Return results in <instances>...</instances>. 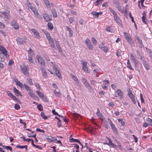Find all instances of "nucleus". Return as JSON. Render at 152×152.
Here are the masks:
<instances>
[{
  "mask_svg": "<svg viewBox=\"0 0 152 152\" xmlns=\"http://www.w3.org/2000/svg\"><path fill=\"white\" fill-rule=\"evenodd\" d=\"M40 69L42 71L43 76L45 78H46L48 77L47 72L45 69L42 66L40 67Z\"/></svg>",
  "mask_w": 152,
  "mask_h": 152,
  "instance_id": "nucleus-15",
  "label": "nucleus"
},
{
  "mask_svg": "<svg viewBox=\"0 0 152 152\" xmlns=\"http://www.w3.org/2000/svg\"><path fill=\"white\" fill-rule=\"evenodd\" d=\"M83 69L86 71H87L88 73H89V72H88V69L87 67L86 66H83Z\"/></svg>",
  "mask_w": 152,
  "mask_h": 152,
  "instance_id": "nucleus-51",
  "label": "nucleus"
},
{
  "mask_svg": "<svg viewBox=\"0 0 152 152\" xmlns=\"http://www.w3.org/2000/svg\"><path fill=\"white\" fill-rule=\"evenodd\" d=\"M116 93L118 94L120 99H122L123 96V94L121 90L120 89H118L117 90Z\"/></svg>",
  "mask_w": 152,
  "mask_h": 152,
  "instance_id": "nucleus-16",
  "label": "nucleus"
},
{
  "mask_svg": "<svg viewBox=\"0 0 152 152\" xmlns=\"http://www.w3.org/2000/svg\"><path fill=\"white\" fill-rule=\"evenodd\" d=\"M13 91L15 92V94L16 96H22L20 92L15 87H14L13 88Z\"/></svg>",
  "mask_w": 152,
  "mask_h": 152,
  "instance_id": "nucleus-20",
  "label": "nucleus"
},
{
  "mask_svg": "<svg viewBox=\"0 0 152 152\" xmlns=\"http://www.w3.org/2000/svg\"><path fill=\"white\" fill-rule=\"evenodd\" d=\"M109 145H110L111 147L112 148H117V146L113 142L109 144Z\"/></svg>",
  "mask_w": 152,
  "mask_h": 152,
  "instance_id": "nucleus-48",
  "label": "nucleus"
},
{
  "mask_svg": "<svg viewBox=\"0 0 152 152\" xmlns=\"http://www.w3.org/2000/svg\"><path fill=\"white\" fill-rule=\"evenodd\" d=\"M91 40L93 43L94 44H96L97 43V41L94 37H92L91 38Z\"/></svg>",
  "mask_w": 152,
  "mask_h": 152,
  "instance_id": "nucleus-52",
  "label": "nucleus"
},
{
  "mask_svg": "<svg viewBox=\"0 0 152 152\" xmlns=\"http://www.w3.org/2000/svg\"><path fill=\"white\" fill-rule=\"evenodd\" d=\"M103 0H97L95 2H94V4L96 6H97L100 4Z\"/></svg>",
  "mask_w": 152,
  "mask_h": 152,
  "instance_id": "nucleus-27",
  "label": "nucleus"
},
{
  "mask_svg": "<svg viewBox=\"0 0 152 152\" xmlns=\"http://www.w3.org/2000/svg\"><path fill=\"white\" fill-rule=\"evenodd\" d=\"M28 94H29L30 96H31L32 97H33L35 99H36V98H37V96H36L34 94L32 93H31L30 91V92L29 93H28Z\"/></svg>",
  "mask_w": 152,
  "mask_h": 152,
  "instance_id": "nucleus-39",
  "label": "nucleus"
},
{
  "mask_svg": "<svg viewBox=\"0 0 152 152\" xmlns=\"http://www.w3.org/2000/svg\"><path fill=\"white\" fill-rule=\"evenodd\" d=\"M128 95L129 97L131 99L133 103L134 104H135L136 102L135 101V99H134V95L132 94V90L129 89L128 90Z\"/></svg>",
  "mask_w": 152,
  "mask_h": 152,
  "instance_id": "nucleus-3",
  "label": "nucleus"
},
{
  "mask_svg": "<svg viewBox=\"0 0 152 152\" xmlns=\"http://www.w3.org/2000/svg\"><path fill=\"white\" fill-rule=\"evenodd\" d=\"M44 58L48 61H50V58L46 54L44 55Z\"/></svg>",
  "mask_w": 152,
  "mask_h": 152,
  "instance_id": "nucleus-50",
  "label": "nucleus"
},
{
  "mask_svg": "<svg viewBox=\"0 0 152 152\" xmlns=\"http://www.w3.org/2000/svg\"><path fill=\"white\" fill-rule=\"evenodd\" d=\"M51 12L53 14L54 17L56 18L57 17V14L56 10L54 9H53L51 10Z\"/></svg>",
  "mask_w": 152,
  "mask_h": 152,
  "instance_id": "nucleus-28",
  "label": "nucleus"
},
{
  "mask_svg": "<svg viewBox=\"0 0 152 152\" xmlns=\"http://www.w3.org/2000/svg\"><path fill=\"white\" fill-rule=\"evenodd\" d=\"M146 17L144 16H143L142 18V22L145 24H147V22L145 21Z\"/></svg>",
  "mask_w": 152,
  "mask_h": 152,
  "instance_id": "nucleus-54",
  "label": "nucleus"
},
{
  "mask_svg": "<svg viewBox=\"0 0 152 152\" xmlns=\"http://www.w3.org/2000/svg\"><path fill=\"white\" fill-rule=\"evenodd\" d=\"M7 93L8 95L11 98L15 101H16L17 102H19V100L14 95L12 94L9 91H8L7 92Z\"/></svg>",
  "mask_w": 152,
  "mask_h": 152,
  "instance_id": "nucleus-6",
  "label": "nucleus"
},
{
  "mask_svg": "<svg viewBox=\"0 0 152 152\" xmlns=\"http://www.w3.org/2000/svg\"><path fill=\"white\" fill-rule=\"evenodd\" d=\"M127 64V67L129 69H130L133 70L134 69L132 68V66L131 64L130 63L129 64Z\"/></svg>",
  "mask_w": 152,
  "mask_h": 152,
  "instance_id": "nucleus-59",
  "label": "nucleus"
},
{
  "mask_svg": "<svg viewBox=\"0 0 152 152\" xmlns=\"http://www.w3.org/2000/svg\"><path fill=\"white\" fill-rule=\"evenodd\" d=\"M130 59L131 61L136 59V57L133 54L131 53L130 55Z\"/></svg>",
  "mask_w": 152,
  "mask_h": 152,
  "instance_id": "nucleus-44",
  "label": "nucleus"
},
{
  "mask_svg": "<svg viewBox=\"0 0 152 152\" xmlns=\"http://www.w3.org/2000/svg\"><path fill=\"white\" fill-rule=\"evenodd\" d=\"M99 48H101L102 50L104 51L106 53L107 52L108 50V48L106 46L103 45L101 46H99Z\"/></svg>",
  "mask_w": 152,
  "mask_h": 152,
  "instance_id": "nucleus-23",
  "label": "nucleus"
},
{
  "mask_svg": "<svg viewBox=\"0 0 152 152\" xmlns=\"http://www.w3.org/2000/svg\"><path fill=\"white\" fill-rule=\"evenodd\" d=\"M16 85H18L20 87L22 88L23 84V83H20V82H19Z\"/></svg>",
  "mask_w": 152,
  "mask_h": 152,
  "instance_id": "nucleus-58",
  "label": "nucleus"
},
{
  "mask_svg": "<svg viewBox=\"0 0 152 152\" xmlns=\"http://www.w3.org/2000/svg\"><path fill=\"white\" fill-rule=\"evenodd\" d=\"M16 147L17 148H19L21 149L25 148L26 151H27V146L26 145H25V146H21L19 145H18L16 146Z\"/></svg>",
  "mask_w": 152,
  "mask_h": 152,
  "instance_id": "nucleus-29",
  "label": "nucleus"
},
{
  "mask_svg": "<svg viewBox=\"0 0 152 152\" xmlns=\"http://www.w3.org/2000/svg\"><path fill=\"white\" fill-rule=\"evenodd\" d=\"M70 76L72 77V79L75 82V83L77 84H78L79 81L77 77L72 74H71Z\"/></svg>",
  "mask_w": 152,
  "mask_h": 152,
  "instance_id": "nucleus-19",
  "label": "nucleus"
},
{
  "mask_svg": "<svg viewBox=\"0 0 152 152\" xmlns=\"http://www.w3.org/2000/svg\"><path fill=\"white\" fill-rule=\"evenodd\" d=\"M132 61L134 63L135 67H138V66L139 62L136 59Z\"/></svg>",
  "mask_w": 152,
  "mask_h": 152,
  "instance_id": "nucleus-26",
  "label": "nucleus"
},
{
  "mask_svg": "<svg viewBox=\"0 0 152 152\" xmlns=\"http://www.w3.org/2000/svg\"><path fill=\"white\" fill-rule=\"evenodd\" d=\"M20 67L21 70L23 74L26 76H28L29 73L28 71L26 66L24 65L20 66Z\"/></svg>",
  "mask_w": 152,
  "mask_h": 152,
  "instance_id": "nucleus-5",
  "label": "nucleus"
},
{
  "mask_svg": "<svg viewBox=\"0 0 152 152\" xmlns=\"http://www.w3.org/2000/svg\"><path fill=\"white\" fill-rule=\"evenodd\" d=\"M48 28H49L50 30H52L53 28V24L50 23L49 22L48 24Z\"/></svg>",
  "mask_w": 152,
  "mask_h": 152,
  "instance_id": "nucleus-34",
  "label": "nucleus"
},
{
  "mask_svg": "<svg viewBox=\"0 0 152 152\" xmlns=\"http://www.w3.org/2000/svg\"><path fill=\"white\" fill-rule=\"evenodd\" d=\"M102 124L104 126L106 129H108V126L107 124V122L104 118L102 119Z\"/></svg>",
  "mask_w": 152,
  "mask_h": 152,
  "instance_id": "nucleus-18",
  "label": "nucleus"
},
{
  "mask_svg": "<svg viewBox=\"0 0 152 152\" xmlns=\"http://www.w3.org/2000/svg\"><path fill=\"white\" fill-rule=\"evenodd\" d=\"M43 16L46 22H48L52 20V17L51 16H49L46 13L43 14Z\"/></svg>",
  "mask_w": 152,
  "mask_h": 152,
  "instance_id": "nucleus-9",
  "label": "nucleus"
},
{
  "mask_svg": "<svg viewBox=\"0 0 152 152\" xmlns=\"http://www.w3.org/2000/svg\"><path fill=\"white\" fill-rule=\"evenodd\" d=\"M27 80L28 81V82L30 85H33L32 80L30 78H28L27 79Z\"/></svg>",
  "mask_w": 152,
  "mask_h": 152,
  "instance_id": "nucleus-47",
  "label": "nucleus"
},
{
  "mask_svg": "<svg viewBox=\"0 0 152 152\" xmlns=\"http://www.w3.org/2000/svg\"><path fill=\"white\" fill-rule=\"evenodd\" d=\"M5 25L1 22H0V28H3L5 27Z\"/></svg>",
  "mask_w": 152,
  "mask_h": 152,
  "instance_id": "nucleus-55",
  "label": "nucleus"
},
{
  "mask_svg": "<svg viewBox=\"0 0 152 152\" xmlns=\"http://www.w3.org/2000/svg\"><path fill=\"white\" fill-rule=\"evenodd\" d=\"M53 113L55 115H58V113L56 112L55 110H52Z\"/></svg>",
  "mask_w": 152,
  "mask_h": 152,
  "instance_id": "nucleus-60",
  "label": "nucleus"
},
{
  "mask_svg": "<svg viewBox=\"0 0 152 152\" xmlns=\"http://www.w3.org/2000/svg\"><path fill=\"white\" fill-rule=\"evenodd\" d=\"M14 108L16 110H18L20 108V106L18 104H15Z\"/></svg>",
  "mask_w": 152,
  "mask_h": 152,
  "instance_id": "nucleus-49",
  "label": "nucleus"
},
{
  "mask_svg": "<svg viewBox=\"0 0 152 152\" xmlns=\"http://www.w3.org/2000/svg\"><path fill=\"white\" fill-rule=\"evenodd\" d=\"M23 86L25 87L26 89L27 90H29L30 91H31V89H30V87L28 85H26V84L24 83L23 84Z\"/></svg>",
  "mask_w": 152,
  "mask_h": 152,
  "instance_id": "nucleus-43",
  "label": "nucleus"
},
{
  "mask_svg": "<svg viewBox=\"0 0 152 152\" xmlns=\"http://www.w3.org/2000/svg\"><path fill=\"white\" fill-rule=\"evenodd\" d=\"M140 99L141 100V102L142 103H143L144 102V99H143L142 95L141 93L140 94Z\"/></svg>",
  "mask_w": 152,
  "mask_h": 152,
  "instance_id": "nucleus-57",
  "label": "nucleus"
},
{
  "mask_svg": "<svg viewBox=\"0 0 152 152\" xmlns=\"http://www.w3.org/2000/svg\"><path fill=\"white\" fill-rule=\"evenodd\" d=\"M14 63V61L12 60H10L9 62L8 65L9 66L12 65Z\"/></svg>",
  "mask_w": 152,
  "mask_h": 152,
  "instance_id": "nucleus-61",
  "label": "nucleus"
},
{
  "mask_svg": "<svg viewBox=\"0 0 152 152\" xmlns=\"http://www.w3.org/2000/svg\"><path fill=\"white\" fill-rule=\"evenodd\" d=\"M124 36L128 42L129 44L132 46L134 45V43L133 40L130 37V36L128 35L126 32H124Z\"/></svg>",
  "mask_w": 152,
  "mask_h": 152,
  "instance_id": "nucleus-1",
  "label": "nucleus"
},
{
  "mask_svg": "<svg viewBox=\"0 0 152 152\" xmlns=\"http://www.w3.org/2000/svg\"><path fill=\"white\" fill-rule=\"evenodd\" d=\"M91 14L94 16L95 18H98L99 15L102 14V12H97L96 11H93Z\"/></svg>",
  "mask_w": 152,
  "mask_h": 152,
  "instance_id": "nucleus-17",
  "label": "nucleus"
},
{
  "mask_svg": "<svg viewBox=\"0 0 152 152\" xmlns=\"http://www.w3.org/2000/svg\"><path fill=\"white\" fill-rule=\"evenodd\" d=\"M143 65L146 64L148 63L145 60V58L143 57L142 59H140Z\"/></svg>",
  "mask_w": 152,
  "mask_h": 152,
  "instance_id": "nucleus-40",
  "label": "nucleus"
},
{
  "mask_svg": "<svg viewBox=\"0 0 152 152\" xmlns=\"http://www.w3.org/2000/svg\"><path fill=\"white\" fill-rule=\"evenodd\" d=\"M0 51L4 56L7 55V51L6 49L2 46L0 45Z\"/></svg>",
  "mask_w": 152,
  "mask_h": 152,
  "instance_id": "nucleus-11",
  "label": "nucleus"
},
{
  "mask_svg": "<svg viewBox=\"0 0 152 152\" xmlns=\"http://www.w3.org/2000/svg\"><path fill=\"white\" fill-rule=\"evenodd\" d=\"M35 15L37 17L38 19H42V16L41 15H39L38 12L37 13V14H36Z\"/></svg>",
  "mask_w": 152,
  "mask_h": 152,
  "instance_id": "nucleus-53",
  "label": "nucleus"
},
{
  "mask_svg": "<svg viewBox=\"0 0 152 152\" xmlns=\"http://www.w3.org/2000/svg\"><path fill=\"white\" fill-rule=\"evenodd\" d=\"M5 148L7 150H9L11 151H12V148L10 146H5Z\"/></svg>",
  "mask_w": 152,
  "mask_h": 152,
  "instance_id": "nucleus-56",
  "label": "nucleus"
},
{
  "mask_svg": "<svg viewBox=\"0 0 152 152\" xmlns=\"http://www.w3.org/2000/svg\"><path fill=\"white\" fill-rule=\"evenodd\" d=\"M56 45L58 48V50L59 51H60L61 50V48L60 46V45L58 44V43L57 41H56Z\"/></svg>",
  "mask_w": 152,
  "mask_h": 152,
  "instance_id": "nucleus-41",
  "label": "nucleus"
},
{
  "mask_svg": "<svg viewBox=\"0 0 152 152\" xmlns=\"http://www.w3.org/2000/svg\"><path fill=\"white\" fill-rule=\"evenodd\" d=\"M106 30L108 32H113V30L111 28V26L106 28Z\"/></svg>",
  "mask_w": 152,
  "mask_h": 152,
  "instance_id": "nucleus-32",
  "label": "nucleus"
},
{
  "mask_svg": "<svg viewBox=\"0 0 152 152\" xmlns=\"http://www.w3.org/2000/svg\"><path fill=\"white\" fill-rule=\"evenodd\" d=\"M46 37H47V38L48 39H50V38H51V37H50V34L49 33H47L46 34Z\"/></svg>",
  "mask_w": 152,
  "mask_h": 152,
  "instance_id": "nucleus-63",
  "label": "nucleus"
},
{
  "mask_svg": "<svg viewBox=\"0 0 152 152\" xmlns=\"http://www.w3.org/2000/svg\"><path fill=\"white\" fill-rule=\"evenodd\" d=\"M37 107L38 110L40 111L43 110V107L42 105L41 104H40L39 105H38Z\"/></svg>",
  "mask_w": 152,
  "mask_h": 152,
  "instance_id": "nucleus-45",
  "label": "nucleus"
},
{
  "mask_svg": "<svg viewBox=\"0 0 152 152\" xmlns=\"http://www.w3.org/2000/svg\"><path fill=\"white\" fill-rule=\"evenodd\" d=\"M110 11L113 14V16L115 15H116L117 14L116 12L113 10L112 9H110Z\"/></svg>",
  "mask_w": 152,
  "mask_h": 152,
  "instance_id": "nucleus-62",
  "label": "nucleus"
},
{
  "mask_svg": "<svg viewBox=\"0 0 152 152\" xmlns=\"http://www.w3.org/2000/svg\"><path fill=\"white\" fill-rule=\"evenodd\" d=\"M28 7H29V8L31 9V10L33 12V13H34L35 15L37 14V11L35 7H32L31 6L30 7H29V6H28Z\"/></svg>",
  "mask_w": 152,
  "mask_h": 152,
  "instance_id": "nucleus-22",
  "label": "nucleus"
},
{
  "mask_svg": "<svg viewBox=\"0 0 152 152\" xmlns=\"http://www.w3.org/2000/svg\"><path fill=\"white\" fill-rule=\"evenodd\" d=\"M97 113H96V115L99 118H100L101 117H102V115L101 113H100L99 110V109L98 108L97 109Z\"/></svg>",
  "mask_w": 152,
  "mask_h": 152,
  "instance_id": "nucleus-38",
  "label": "nucleus"
},
{
  "mask_svg": "<svg viewBox=\"0 0 152 152\" xmlns=\"http://www.w3.org/2000/svg\"><path fill=\"white\" fill-rule=\"evenodd\" d=\"M36 58H37L38 62L41 64L42 67L44 66H45V63L42 57L40 56H37Z\"/></svg>",
  "mask_w": 152,
  "mask_h": 152,
  "instance_id": "nucleus-4",
  "label": "nucleus"
},
{
  "mask_svg": "<svg viewBox=\"0 0 152 152\" xmlns=\"http://www.w3.org/2000/svg\"><path fill=\"white\" fill-rule=\"evenodd\" d=\"M111 126L114 133H117L118 132V131L116 127H115V125L114 124H112V125Z\"/></svg>",
  "mask_w": 152,
  "mask_h": 152,
  "instance_id": "nucleus-30",
  "label": "nucleus"
},
{
  "mask_svg": "<svg viewBox=\"0 0 152 152\" xmlns=\"http://www.w3.org/2000/svg\"><path fill=\"white\" fill-rule=\"evenodd\" d=\"M11 26L16 30L18 29L19 28V25L14 20H12L11 23Z\"/></svg>",
  "mask_w": 152,
  "mask_h": 152,
  "instance_id": "nucleus-10",
  "label": "nucleus"
},
{
  "mask_svg": "<svg viewBox=\"0 0 152 152\" xmlns=\"http://www.w3.org/2000/svg\"><path fill=\"white\" fill-rule=\"evenodd\" d=\"M16 41L20 44H23L24 42L23 39L20 37L16 39Z\"/></svg>",
  "mask_w": 152,
  "mask_h": 152,
  "instance_id": "nucleus-25",
  "label": "nucleus"
},
{
  "mask_svg": "<svg viewBox=\"0 0 152 152\" xmlns=\"http://www.w3.org/2000/svg\"><path fill=\"white\" fill-rule=\"evenodd\" d=\"M53 69L55 71L56 75L59 78H61V76L59 72V71L58 69V66H57L53 64Z\"/></svg>",
  "mask_w": 152,
  "mask_h": 152,
  "instance_id": "nucleus-2",
  "label": "nucleus"
},
{
  "mask_svg": "<svg viewBox=\"0 0 152 152\" xmlns=\"http://www.w3.org/2000/svg\"><path fill=\"white\" fill-rule=\"evenodd\" d=\"M46 139L48 142H53L57 140V138L53 137L51 136H48L46 137Z\"/></svg>",
  "mask_w": 152,
  "mask_h": 152,
  "instance_id": "nucleus-14",
  "label": "nucleus"
},
{
  "mask_svg": "<svg viewBox=\"0 0 152 152\" xmlns=\"http://www.w3.org/2000/svg\"><path fill=\"white\" fill-rule=\"evenodd\" d=\"M36 93L40 97L42 98L43 96L44 95V94L41 92H40L38 91H36Z\"/></svg>",
  "mask_w": 152,
  "mask_h": 152,
  "instance_id": "nucleus-35",
  "label": "nucleus"
},
{
  "mask_svg": "<svg viewBox=\"0 0 152 152\" xmlns=\"http://www.w3.org/2000/svg\"><path fill=\"white\" fill-rule=\"evenodd\" d=\"M0 12L3 14L4 16L5 17V18H9V14L7 13V12H6L4 11H1Z\"/></svg>",
  "mask_w": 152,
  "mask_h": 152,
  "instance_id": "nucleus-33",
  "label": "nucleus"
},
{
  "mask_svg": "<svg viewBox=\"0 0 152 152\" xmlns=\"http://www.w3.org/2000/svg\"><path fill=\"white\" fill-rule=\"evenodd\" d=\"M143 65L147 70H149L150 69L148 63L145 65Z\"/></svg>",
  "mask_w": 152,
  "mask_h": 152,
  "instance_id": "nucleus-46",
  "label": "nucleus"
},
{
  "mask_svg": "<svg viewBox=\"0 0 152 152\" xmlns=\"http://www.w3.org/2000/svg\"><path fill=\"white\" fill-rule=\"evenodd\" d=\"M31 31L36 38L38 39H39L41 38L39 32L37 30L34 29H32Z\"/></svg>",
  "mask_w": 152,
  "mask_h": 152,
  "instance_id": "nucleus-8",
  "label": "nucleus"
},
{
  "mask_svg": "<svg viewBox=\"0 0 152 152\" xmlns=\"http://www.w3.org/2000/svg\"><path fill=\"white\" fill-rule=\"evenodd\" d=\"M41 115L43 119L45 120H46L48 118L47 116L45 115V113L43 112H42L41 113Z\"/></svg>",
  "mask_w": 152,
  "mask_h": 152,
  "instance_id": "nucleus-37",
  "label": "nucleus"
},
{
  "mask_svg": "<svg viewBox=\"0 0 152 152\" xmlns=\"http://www.w3.org/2000/svg\"><path fill=\"white\" fill-rule=\"evenodd\" d=\"M114 2L118 10L119 11H121L122 9L118 1V0H114Z\"/></svg>",
  "mask_w": 152,
  "mask_h": 152,
  "instance_id": "nucleus-13",
  "label": "nucleus"
},
{
  "mask_svg": "<svg viewBox=\"0 0 152 152\" xmlns=\"http://www.w3.org/2000/svg\"><path fill=\"white\" fill-rule=\"evenodd\" d=\"M113 17L117 23L120 24L121 23V21L117 14Z\"/></svg>",
  "mask_w": 152,
  "mask_h": 152,
  "instance_id": "nucleus-21",
  "label": "nucleus"
},
{
  "mask_svg": "<svg viewBox=\"0 0 152 152\" xmlns=\"http://www.w3.org/2000/svg\"><path fill=\"white\" fill-rule=\"evenodd\" d=\"M57 126L59 128L61 127V121H58L57 123Z\"/></svg>",
  "mask_w": 152,
  "mask_h": 152,
  "instance_id": "nucleus-64",
  "label": "nucleus"
},
{
  "mask_svg": "<svg viewBox=\"0 0 152 152\" xmlns=\"http://www.w3.org/2000/svg\"><path fill=\"white\" fill-rule=\"evenodd\" d=\"M70 142H78L79 144H80L81 145H82V144L81 143L80 141L77 139H74L73 138H72L71 139H70L69 140Z\"/></svg>",
  "mask_w": 152,
  "mask_h": 152,
  "instance_id": "nucleus-24",
  "label": "nucleus"
},
{
  "mask_svg": "<svg viewBox=\"0 0 152 152\" xmlns=\"http://www.w3.org/2000/svg\"><path fill=\"white\" fill-rule=\"evenodd\" d=\"M135 37L137 41L140 48H142L144 47V46L142 44V40L140 39L139 37L137 35H135Z\"/></svg>",
  "mask_w": 152,
  "mask_h": 152,
  "instance_id": "nucleus-7",
  "label": "nucleus"
},
{
  "mask_svg": "<svg viewBox=\"0 0 152 152\" xmlns=\"http://www.w3.org/2000/svg\"><path fill=\"white\" fill-rule=\"evenodd\" d=\"M136 52L137 53V56L140 57V59H142L144 57L142 56V53L140 52L138 50H136Z\"/></svg>",
  "mask_w": 152,
  "mask_h": 152,
  "instance_id": "nucleus-31",
  "label": "nucleus"
},
{
  "mask_svg": "<svg viewBox=\"0 0 152 152\" xmlns=\"http://www.w3.org/2000/svg\"><path fill=\"white\" fill-rule=\"evenodd\" d=\"M53 93L57 96H59L61 95V93L59 91H57L56 90H54Z\"/></svg>",
  "mask_w": 152,
  "mask_h": 152,
  "instance_id": "nucleus-36",
  "label": "nucleus"
},
{
  "mask_svg": "<svg viewBox=\"0 0 152 152\" xmlns=\"http://www.w3.org/2000/svg\"><path fill=\"white\" fill-rule=\"evenodd\" d=\"M84 84L88 89L90 90L91 89V86L87 82Z\"/></svg>",
  "mask_w": 152,
  "mask_h": 152,
  "instance_id": "nucleus-42",
  "label": "nucleus"
},
{
  "mask_svg": "<svg viewBox=\"0 0 152 152\" xmlns=\"http://www.w3.org/2000/svg\"><path fill=\"white\" fill-rule=\"evenodd\" d=\"M85 42L86 45L88 48L89 49L91 50L93 49V47L92 44L88 39H87L86 40Z\"/></svg>",
  "mask_w": 152,
  "mask_h": 152,
  "instance_id": "nucleus-12",
  "label": "nucleus"
}]
</instances>
